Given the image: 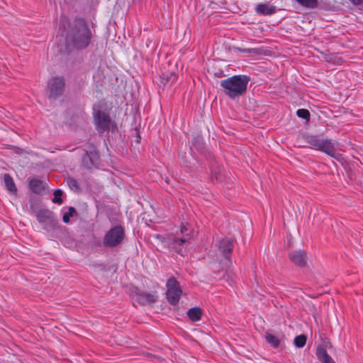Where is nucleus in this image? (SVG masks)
Masks as SVG:
<instances>
[{
  "label": "nucleus",
  "instance_id": "30",
  "mask_svg": "<svg viewBox=\"0 0 363 363\" xmlns=\"http://www.w3.org/2000/svg\"><path fill=\"white\" fill-rule=\"evenodd\" d=\"M62 196L63 191L61 189H56L53 193L52 201L55 203L62 204L63 202Z\"/></svg>",
  "mask_w": 363,
  "mask_h": 363
},
{
  "label": "nucleus",
  "instance_id": "25",
  "mask_svg": "<svg viewBox=\"0 0 363 363\" xmlns=\"http://www.w3.org/2000/svg\"><path fill=\"white\" fill-rule=\"evenodd\" d=\"M66 181L68 186L72 191L74 192H79L81 190L79 184L77 179L72 177H68Z\"/></svg>",
  "mask_w": 363,
  "mask_h": 363
},
{
  "label": "nucleus",
  "instance_id": "34",
  "mask_svg": "<svg viewBox=\"0 0 363 363\" xmlns=\"http://www.w3.org/2000/svg\"><path fill=\"white\" fill-rule=\"evenodd\" d=\"M110 130L112 132H114L116 130H117V125H116V123L114 121H111V125Z\"/></svg>",
  "mask_w": 363,
  "mask_h": 363
},
{
  "label": "nucleus",
  "instance_id": "35",
  "mask_svg": "<svg viewBox=\"0 0 363 363\" xmlns=\"http://www.w3.org/2000/svg\"><path fill=\"white\" fill-rule=\"evenodd\" d=\"M141 138L140 136V134L138 132H137V140H136V142L137 143H140V140Z\"/></svg>",
  "mask_w": 363,
  "mask_h": 363
},
{
  "label": "nucleus",
  "instance_id": "26",
  "mask_svg": "<svg viewBox=\"0 0 363 363\" xmlns=\"http://www.w3.org/2000/svg\"><path fill=\"white\" fill-rule=\"evenodd\" d=\"M307 340V337L304 334L297 335L294 340V345L298 348H302L305 346Z\"/></svg>",
  "mask_w": 363,
  "mask_h": 363
},
{
  "label": "nucleus",
  "instance_id": "8",
  "mask_svg": "<svg viewBox=\"0 0 363 363\" xmlns=\"http://www.w3.org/2000/svg\"><path fill=\"white\" fill-rule=\"evenodd\" d=\"M35 216L38 221L47 230H54L57 225V220L55 218L53 212L49 209H40Z\"/></svg>",
  "mask_w": 363,
  "mask_h": 363
},
{
  "label": "nucleus",
  "instance_id": "29",
  "mask_svg": "<svg viewBox=\"0 0 363 363\" xmlns=\"http://www.w3.org/2000/svg\"><path fill=\"white\" fill-rule=\"evenodd\" d=\"M166 286L167 289H181L179 283L174 277L167 279Z\"/></svg>",
  "mask_w": 363,
  "mask_h": 363
},
{
  "label": "nucleus",
  "instance_id": "4",
  "mask_svg": "<svg viewBox=\"0 0 363 363\" xmlns=\"http://www.w3.org/2000/svg\"><path fill=\"white\" fill-rule=\"evenodd\" d=\"M125 238V228L121 225H116L110 228L103 238V246L113 248L119 246Z\"/></svg>",
  "mask_w": 363,
  "mask_h": 363
},
{
  "label": "nucleus",
  "instance_id": "31",
  "mask_svg": "<svg viewBox=\"0 0 363 363\" xmlns=\"http://www.w3.org/2000/svg\"><path fill=\"white\" fill-rule=\"evenodd\" d=\"M296 116L298 118L305 119L306 121H310L311 113L308 109L299 108L296 111Z\"/></svg>",
  "mask_w": 363,
  "mask_h": 363
},
{
  "label": "nucleus",
  "instance_id": "15",
  "mask_svg": "<svg viewBox=\"0 0 363 363\" xmlns=\"http://www.w3.org/2000/svg\"><path fill=\"white\" fill-rule=\"evenodd\" d=\"M30 189L36 194H42L45 189V183L37 178L29 181Z\"/></svg>",
  "mask_w": 363,
  "mask_h": 363
},
{
  "label": "nucleus",
  "instance_id": "22",
  "mask_svg": "<svg viewBox=\"0 0 363 363\" xmlns=\"http://www.w3.org/2000/svg\"><path fill=\"white\" fill-rule=\"evenodd\" d=\"M177 79V74L173 72H167L162 73L161 75V82L164 84V86L168 84H173L174 83Z\"/></svg>",
  "mask_w": 363,
  "mask_h": 363
},
{
  "label": "nucleus",
  "instance_id": "6",
  "mask_svg": "<svg viewBox=\"0 0 363 363\" xmlns=\"http://www.w3.org/2000/svg\"><path fill=\"white\" fill-rule=\"evenodd\" d=\"M100 106H94L93 118L96 130L99 133L102 134L110 130L111 119L108 113L101 110Z\"/></svg>",
  "mask_w": 363,
  "mask_h": 363
},
{
  "label": "nucleus",
  "instance_id": "1",
  "mask_svg": "<svg viewBox=\"0 0 363 363\" xmlns=\"http://www.w3.org/2000/svg\"><path fill=\"white\" fill-rule=\"evenodd\" d=\"M60 28H63L65 32V45L67 49L82 50L91 44L93 35L85 18L76 17L72 22L65 18H62Z\"/></svg>",
  "mask_w": 363,
  "mask_h": 363
},
{
  "label": "nucleus",
  "instance_id": "36",
  "mask_svg": "<svg viewBox=\"0 0 363 363\" xmlns=\"http://www.w3.org/2000/svg\"><path fill=\"white\" fill-rule=\"evenodd\" d=\"M98 246H101V241L98 240L97 243L96 244Z\"/></svg>",
  "mask_w": 363,
  "mask_h": 363
},
{
  "label": "nucleus",
  "instance_id": "32",
  "mask_svg": "<svg viewBox=\"0 0 363 363\" xmlns=\"http://www.w3.org/2000/svg\"><path fill=\"white\" fill-rule=\"evenodd\" d=\"M180 231H181V233L182 234V236L184 235V237L186 238V234H189L190 236H191V238H192V235H191L190 232L191 230H189V227H188V225H182L181 226V229H180Z\"/></svg>",
  "mask_w": 363,
  "mask_h": 363
},
{
  "label": "nucleus",
  "instance_id": "10",
  "mask_svg": "<svg viewBox=\"0 0 363 363\" xmlns=\"http://www.w3.org/2000/svg\"><path fill=\"white\" fill-rule=\"evenodd\" d=\"M133 293L135 296V301L141 306L152 304L158 301L157 292L149 293L135 287Z\"/></svg>",
  "mask_w": 363,
  "mask_h": 363
},
{
  "label": "nucleus",
  "instance_id": "9",
  "mask_svg": "<svg viewBox=\"0 0 363 363\" xmlns=\"http://www.w3.org/2000/svg\"><path fill=\"white\" fill-rule=\"evenodd\" d=\"M186 238L184 236L177 237L171 235L167 239V243L171 250L174 251L178 255L184 256L186 253L185 245L191 240V236L186 234Z\"/></svg>",
  "mask_w": 363,
  "mask_h": 363
},
{
  "label": "nucleus",
  "instance_id": "13",
  "mask_svg": "<svg viewBox=\"0 0 363 363\" xmlns=\"http://www.w3.org/2000/svg\"><path fill=\"white\" fill-rule=\"evenodd\" d=\"M211 170V179L218 182L223 181V176L222 174V167L217 164L216 162H211L209 165Z\"/></svg>",
  "mask_w": 363,
  "mask_h": 363
},
{
  "label": "nucleus",
  "instance_id": "16",
  "mask_svg": "<svg viewBox=\"0 0 363 363\" xmlns=\"http://www.w3.org/2000/svg\"><path fill=\"white\" fill-rule=\"evenodd\" d=\"M182 293V289H167L166 293L167 301L171 305L176 306L179 301Z\"/></svg>",
  "mask_w": 363,
  "mask_h": 363
},
{
  "label": "nucleus",
  "instance_id": "28",
  "mask_svg": "<svg viewBox=\"0 0 363 363\" xmlns=\"http://www.w3.org/2000/svg\"><path fill=\"white\" fill-rule=\"evenodd\" d=\"M300 5L310 9L317 8L318 3L317 0H296Z\"/></svg>",
  "mask_w": 363,
  "mask_h": 363
},
{
  "label": "nucleus",
  "instance_id": "2",
  "mask_svg": "<svg viewBox=\"0 0 363 363\" xmlns=\"http://www.w3.org/2000/svg\"><path fill=\"white\" fill-rule=\"evenodd\" d=\"M250 77L245 74L234 75L220 82L221 91L230 99H235L247 91Z\"/></svg>",
  "mask_w": 363,
  "mask_h": 363
},
{
  "label": "nucleus",
  "instance_id": "14",
  "mask_svg": "<svg viewBox=\"0 0 363 363\" xmlns=\"http://www.w3.org/2000/svg\"><path fill=\"white\" fill-rule=\"evenodd\" d=\"M203 138L201 135H196L193 138L190 150L192 154L195 152L201 153L205 149Z\"/></svg>",
  "mask_w": 363,
  "mask_h": 363
},
{
  "label": "nucleus",
  "instance_id": "17",
  "mask_svg": "<svg viewBox=\"0 0 363 363\" xmlns=\"http://www.w3.org/2000/svg\"><path fill=\"white\" fill-rule=\"evenodd\" d=\"M316 356L321 363H335V361L328 354L327 350L322 346L317 347Z\"/></svg>",
  "mask_w": 363,
  "mask_h": 363
},
{
  "label": "nucleus",
  "instance_id": "21",
  "mask_svg": "<svg viewBox=\"0 0 363 363\" xmlns=\"http://www.w3.org/2000/svg\"><path fill=\"white\" fill-rule=\"evenodd\" d=\"M29 204V212L31 214H35L38 211H39L40 200L38 197L35 195H30L29 196L28 200Z\"/></svg>",
  "mask_w": 363,
  "mask_h": 363
},
{
  "label": "nucleus",
  "instance_id": "5",
  "mask_svg": "<svg viewBox=\"0 0 363 363\" xmlns=\"http://www.w3.org/2000/svg\"><path fill=\"white\" fill-rule=\"evenodd\" d=\"M82 166L89 170L97 168L99 164L100 155L97 147L89 144L86 149H82Z\"/></svg>",
  "mask_w": 363,
  "mask_h": 363
},
{
  "label": "nucleus",
  "instance_id": "24",
  "mask_svg": "<svg viewBox=\"0 0 363 363\" xmlns=\"http://www.w3.org/2000/svg\"><path fill=\"white\" fill-rule=\"evenodd\" d=\"M235 51L247 53L250 56L258 55L261 54V50L259 48H247L242 49L240 48L234 47Z\"/></svg>",
  "mask_w": 363,
  "mask_h": 363
},
{
  "label": "nucleus",
  "instance_id": "19",
  "mask_svg": "<svg viewBox=\"0 0 363 363\" xmlns=\"http://www.w3.org/2000/svg\"><path fill=\"white\" fill-rule=\"evenodd\" d=\"M186 315L191 321L197 322L201 320L203 311L199 307H193L188 310Z\"/></svg>",
  "mask_w": 363,
  "mask_h": 363
},
{
  "label": "nucleus",
  "instance_id": "27",
  "mask_svg": "<svg viewBox=\"0 0 363 363\" xmlns=\"http://www.w3.org/2000/svg\"><path fill=\"white\" fill-rule=\"evenodd\" d=\"M75 215H77L76 209L74 207H72V206L69 207L68 208V211L65 212L63 214V216H62L63 222L65 223H70V218L74 216Z\"/></svg>",
  "mask_w": 363,
  "mask_h": 363
},
{
  "label": "nucleus",
  "instance_id": "18",
  "mask_svg": "<svg viewBox=\"0 0 363 363\" xmlns=\"http://www.w3.org/2000/svg\"><path fill=\"white\" fill-rule=\"evenodd\" d=\"M4 181L6 190L11 194L16 195L17 194L18 189L12 177L9 174L6 173L4 175Z\"/></svg>",
  "mask_w": 363,
  "mask_h": 363
},
{
  "label": "nucleus",
  "instance_id": "3",
  "mask_svg": "<svg viewBox=\"0 0 363 363\" xmlns=\"http://www.w3.org/2000/svg\"><path fill=\"white\" fill-rule=\"evenodd\" d=\"M301 140L308 144V146L303 145V147L320 151L333 158L337 159L335 155V144L331 139L320 138L318 135L304 133L301 135Z\"/></svg>",
  "mask_w": 363,
  "mask_h": 363
},
{
  "label": "nucleus",
  "instance_id": "7",
  "mask_svg": "<svg viewBox=\"0 0 363 363\" xmlns=\"http://www.w3.org/2000/svg\"><path fill=\"white\" fill-rule=\"evenodd\" d=\"M65 82L62 77H54L48 83V98L55 100L60 97L65 91Z\"/></svg>",
  "mask_w": 363,
  "mask_h": 363
},
{
  "label": "nucleus",
  "instance_id": "20",
  "mask_svg": "<svg viewBox=\"0 0 363 363\" xmlns=\"http://www.w3.org/2000/svg\"><path fill=\"white\" fill-rule=\"evenodd\" d=\"M256 12L264 16H271L276 12L274 6H268L264 4H259L256 7Z\"/></svg>",
  "mask_w": 363,
  "mask_h": 363
},
{
  "label": "nucleus",
  "instance_id": "12",
  "mask_svg": "<svg viewBox=\"0 0 363 363\" xmlns=\"http://www.w3.org/2000/svg\"><path fill=\"white\" fill-rule=\"evenodd\" d=\"M233 247V242L228 238H223L219 241V251L230 264L232 263L231 253Z\"/></svg>",
  "mask_w": 363,
  "mask_h": 363
},
{
  "label": "nucleus",
  "instance_id": "23",
  "mask_svg": "<svg viewBox=\"0 0 363 363\" xmlns=\"http://www.w3.org/2000/svg\"><path fill=\"white\" fill-rule=\"evenodd\" d=\"M265 339L267 342L273 348L279 347L281 341L280 337L270 333L266 334Z\"/></svg>",
  "mask_w": 363,
  "mask_h": 363
},
{
  "label": "nucleus",
  "instance_id": "33",
  "mask_svg": "<svg viewBox=\"0 0 363 363\" xmlns=\"http://www.w3.org/2000/svg\"><path fill=\"white\" fill-rule=\"evenodd\" d=\"M350 1L355 6H359L363 4V0H350Z\"/></svg>",
  "mask_w": 363,
  "mask_h": 363
},
{
  "label": "nucleus",
  "instance_id": "11",
  "mask_svg": "<svg viewBox=\"0 0 363 363\" xmlns=\"http://www.w3.org/2000/svg\"><path fill=\"white\" fill-rule=\"evenodd\" d=\"M289 258L291 262L299 267H303L307 264V253L303 250H298L290 252Z\"/></svg>",
  "mask_w": 363,
  "mask_h": 363
}]
</instances>
